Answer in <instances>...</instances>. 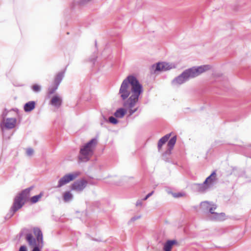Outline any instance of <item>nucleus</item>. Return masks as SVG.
<instances>
[{
	"mask_svg": "<svg viewBox=\"0 0 251 251\" xmlns=\"http://www.w3.org/2000/svg\"><path fill=\"white\" fill-rule=\"evenodd\" d=\"M62 99L58 95L54 96L50 101V104L56 108H59L62 104Z\"/></svg>",
	"mask_w": 251,
	"mask_h": 251,
	"instance_id": "9b49d317",
	"label": "nucleus"
},
{
	"mask_svg": "<svg viewBox=\"0 0 251 251\" xmlns=\"http://www.w3.org/2000/svg\"><path fill=\"white\" fill-rule=\"evenodd\" d=\"M32 89L35 92H39L41 90V87L37 84H35L32 86Z\"/></svg>",
	"mask_w": 251,
	"mask_h": 251,
	"instance_id": "4be33fe9",
	"label": "nucleus"
},
{
	"mask_svg": "<svg viewBox=\"0 0 251 251\" xmlns=\"http://www.w3.org/2000/svg\"><path fill=\"white\" fill-rule=\"evenodd\" d=\"M201 207L204 212H208V219L210 220L221 221L224 219L225 213H218L215 212L214 210L217 208V205L213 202L208 201L201 202Z\"/></svg>",
	"mask_w": 251,
	"mask_h": 251,
	"instance_id": "39448f33",
	"label": "nucleus"
},
{
	"mask_svg": "<svg viewBox=\"0 0 251 251\" xmlns=\"http://www.w3.org/2000/svg\"><path fill=\"white\" fill-rule=\"evenodd\" d=\"M170 136L171 133L167 134L163 137H162L161 138L162 139V140H164L166 142L170 138Z\"/></svg>",
	"mask_w": 251,
	"mask_h": 251,
	"instance_id": "cd10ccee",
	"label": "nucleus"
},
{
	"mask_svg": "<svg viewBox=\"0 0 251 251\" xmlns=\"http://www.w3.org/2000/svg\"><path fill=\"white\" fill-rule=\"evenodd\" d=\"M176 244H177V242L176 240H168L164 244L163 249L165 251H171L173 246Z\"/></svg>",
	"mask_w": 251,
	"mask_h": 251,
	"instance_id": "4468645a",
	"label": "nucleus"
},
{
	"mask_svg": "<svg viewBox=\"0 0 251 251\" xmlns=\"http://www.w3.org/2000/svg\"><path fill=\"white\" fill-rule=\"evenodd\" d=\"M17 123V120L15 118H7L2 120L0 123L1 130L3 132L4 128L11 129L15 127Z\"/></svg>",
	"mask_w": 251,
	"mask_h": 251,
	"instance_id": "6e6552de",
	"label": "nucleus"
},
{
	"mask_svg": "<svg viewBox=\"0 0 251 251\" xmlns=\"http://www.w3.org/2000/svg\"><path fill=\"white\" fill-rule=\"evenodd\" d=\"M79 174L80 173L79 172H75L65 175L59 180L58 184L56 186V188H60L63 185L67 184L71 181L73 180L76 178Z\"/></svg>",
	"mask_w": 251,
	"mask_h": 251,
	"instance_id": "0eeeda50",
	"label": "nucleus"
},
{
	"mask_svg": "<svg viewBox=\"0 0 251 251\" xmlns=\"http://www.w3.org/2000/svg\"><path fill=\"white\" fill-rule=\"evenodd\" d=\"M176 140V136L173 137L168 142V150L167 151V152L168 153H171V150L173 149Z\"/></svg>",
	"mask_w": 251,
	"mask_h": 251,
	"instance_id": "f3484780",
	"label": "nucleus"
},
{
	"mask_svg": "<svg viewBox=\"0 0 251 251\" xmlns=\"http://www.w3.org/2000/svg\"><path fill=\"white\" fill-rule=\"evenodd\" d=\"M210 65H206L199 67H194L183 71L180 75L175 78L172 81L173 85H181L190 79L199 75L201 73L210 69Z\"/></svg>",
	"mask_w": 251,
	"mask_h": 251,
	"instance_id": "f03ea898",
	"label": "nucleus"
},
{
	"mask_svg": "<svg viewBox=\"0 0 251 251\" xmlns=\"http://www.w3.org/2000/svg\"><path fill=\"white\" fill-rule=\"evenodd\" d=\"M58 86L54 85L52 86H50L48 89V94L51 95L54 93V92L57 89Z\"/></svg>",
	"mask_w": 251,
	"mask_h": 251,
	"instance_id": "412c9836",
	"label": "nucleus"
},
{
	"mask_svg": "<svg viewBox=\"0 0 251 251\" xmlns=\"http://www.w3.org/2000/svg\"><path fill=\"white\" fill-rule=\"evenodd\" d=\"M87 181L84 179L75 181L72 185V189L77 192L82 191L87 186Z\"/></svg>",
	"mask_w": 251,
	"mask_h": 251,
	"instance_id": "9d476101",
	"label": "nucleus"
},
{
	"mask_svg": "<svg viewBox=\"0 0 251 251\" xmlns=\"http://www.w3.org/2000/svg\"><path fill=\"white\" fill-rule=\"evenodd\" d=\"M193 189L199 192H204L209 188L207 183H195L193 185Z\"/></svg>",
	"mask_w": 251,
	"mask_h": 251,
	"instance_id": "f8f14e48",
	"label": "nucleus"
},
{
	"mask_svg": "<svg viewBox=\"0 0 251 251\" xmlns=\"http://www.w3.org/2000/svg\"><path fill=\"white\" fill-rule=\"evenodd\" d=\"M216 173L213 172L204 181V183H207L208 181L212 182L215 179Z\"/></svg>",
	"mask_w": 251,
	"mask_h": 251,
	"instance_id": "aec40b11",
	"label": "nucleus"
},
{
	"mask_svg": "<svg viewBox=\"0 0 251 251\" xmlns=\"http://www.w3.org/2000/svg\"><path fill=\"white\" fill-rule=\"evenodd\" d=\"M142 205V200H138L137 201H136V205L137 206H141Z\"/></svg>",
	"mask_w": 251,
	"mask_h": 251,
	"instance_id": "7c9ffc66",
	"label": "nucleus"
},
{
	"mask_svg": "<svg viewBox=\"0 0 251 251\" xmlns=\"http://www.w3.org/2000/svg\"><path fill=\"white\" fill-rule=\"evenodd\" d=\"M97 143V140L94 138L81 147L78 156L79 162H86L90 160L94 153Z\"/></svg>",
	"mask_w": 251,
	"mask_h": 251,
	"instance_id": "20e7f679",
	"label": "nucleus"
},
{
	"mask_svg": "<svg viewBox=\"0 0 251 251\" xmlns=\"http://www.w3.org/2000/svg\"><path fill=\"white\" fill-rule=\"evenodd\" d=\"M143 92V88L137 78L132 75L127 76L122 82L118 94L124 100L123 105L129 110V115L136 112L138 107H135L140 96Z\"/></svg>",
	"mask_w": 251,
	"mask_h": 251,
	"instance_id": "f257e3e1",
	"label": "nucleus"
},
{
	"mask_svg": "<svg viewBox=\"0 0 251 251\" xmlns=\"http://www.w3.org/2000/svg\"><path fill=\"white\" fill-rule=\"evenodd\" d=\"M109 121L110 123L113 124H116L118 123V120L113 116H111L109 118Z\"/></svg>",
	"mask_w": 251,
	"mask_h": 251,
	"instance_id": "b1692460",
	"label": "nucleus"
},
{
	"mask_svg": "<svg viewBox=\"0 0 251 251\" xmlns=\"http://www.w3.org/2000/svg\"><path fill=\"white\" fill-rule=\"evenodd\" d=\"M180 196H181V194H178L175 196V197H179Z\"/></svg>",
	"mask_w": 251,
	"mask_h": 251,
	"instance_id": "473e14b6",
	"label": "nucleus"
},
{
	"mask_svg": "<svg viewBox=\"0 0 251 251\" xmlns=\"http://www.w3.org/2000/svg\"><path fill=\"white\" fill-rule=\"evenodd\" d=\"M154 193V191H152L151 193H149L143 199V200L146 201L147 200L149 197H150Z\"/></svg>",
	"mask_w": 251,
	"mask_h": 251,
	"instance_id": "c85d7f7f",
	"label": "nucleus"
},
{
	"mask_svg": "<svg viewBox=\"0 0 251 251\" xmlns=\"http://www.w3.org/2000/svg\"><path fill=\"white\" fill-rule=\"evenodd\" d=\"M31 189L32 187L27 188L22 191L15 197L13 205L10 209L11 212H12V215L22 208L25 202L28 200L30 196V192Z\"/></svg>",
	"mask_w": 251,
	"mask_h": 251,
	"instance_id": "423d86ee",
	"label": "nucleus"
},
{
	"mask_svg": "<svg viewBox=\"0 0 251 251\" xmlns=\"http://www.w3.org/2000/svg\"><path fill=\"white\" fill-rule=\"evenodd\" d=\"M33 150L31 148H28L26 150V154L28 155V156H31L33 153Z\"/></svg>",
	"mask_w": 251,
	"mask_h": 251,
	"instance_id": "bb28decb",
	"label": "nucleus"
},
{
	"mask_svg": "<svg viewBox=\"0 0 251 251\" xmlns=\"http://www.w3.org/2000/svg\"><path fill=\"white\" fill-rule=\"evenodd\" d=\"M128 111L129 113V110L124 107V108H120L117 109L114 113V116L118 118H122L125 115L126 113ZM130 116V115H129Z\"/></svg>",
	"mask_w": 251,
	"mask_h": 251,
	"instance_id": "ddd939ff",
	"label": "nucleus"
},
{
	"mask_svg": "<svg viewBox=\"0 0 251 251\" xmlns=\"http://www.w3.org/2000/svg\"><path fill=\"white\" fill-rule=\"evenodd\" d=\"M73 197V195L69 191L65 192L63 195V200L66 202H68L71 201Z\"/></svg>",
	"mask_w": 251,
	"mask_h": 251,
	"instance_id": "a211bd4d",
	"label": "nucleus"
},
{
	"mask_svg": "<svg viewBox=\"0 0 251 251\" xmlns=\"http://www.w3.org/2000/svg\"><path fill=\"white\" fill-rule=\"evenodd\" d=\"M65 74V70L64 71L58 73L55 76L54 78V84L57 86H59V84L61 82L63 78L64 77Z\"/></svg>",
	"mask_w": 251,
	"mask_h": 251,
	"instance_id": "2eb2a0df",
	"label": "nucleus"
},
{
	"mask_svg": "<svg viewBox=\"0 0 251 251\" xmlns=\"http://www.w3.org/2000/svg\"><path fill=\"white\" fill-rule=\"evenodd\" d=\"M141 218V216H134L131 218V219L128 221V224H130L131 223L134 222L136 220H138Z\"/></svg>",
	"mask_w": 251,
	"mask_h": 251,
	"instance_id": "a878e982",
	"label": "nucleus"
},
{
	"mask_svg": "<svg viewBox=\"0 0 251 251\" xmlns=\"http://www.w3.org/2000/svg\"><path fill=\"white\" fill-rule=\"evenodd\" d=\"M152 68H155V71H166L175 68V65L173 63L166 62L158 63L155 65H153Z\"/></svg>",
	"mask_w": 251,
	"mask_h": 251,
	"instance_id": "1a4fd4ad",
	"label": "nucleus"
},
{
	"mask_svg": "<svg viewBox=\"0 0 251 251\" xmlns=\"http://www.w3.org/2000/svg\"><path fill=\"white\" fill-rule=\"evenodd\" d=\"M105 121H107V119L106 118H105L104 117H102V120H101V121L100 122V125L101 126H102L103 125V122H105Z\"/></svg>",
	"mask_w": 251,
	"mask_h": 251,
	"instance_id": "2f4dec72",
	"label": "nucleus"
},
{
	"mask_svg": "<svg viewBox=\"0 0 251 251\" xmlns=\"http://www.w3.org/2000/svg\"><path fill=\"white\" fill-rule=\"evenodd\" d=\"M19 251H27V248L25 246H22L19 249Z\"/></svg>",
	"mask_w": 251,
	"mask_h": 251,
	"instance_id": "c756f323",
	"label": "nucleus"
},
{
	"mask_svg": "<svg viewBox=\"0 0 251 251\" xmlns=\"http://www.w3.org/2000/svg\"><path fill=\"white\" fill-rule=\"evenodd\" d=\"M166 143V142L164 141V140H162V139L161 138L158 142V146H157V147H158V149L159 150H160L162 147V146H163V145L164 144H165Z\"/></svg>",
	"mask_w": 251,
	"mask_h": 251,
	"instance_id": "5701e85b",
	"label": "nucleus"
},
{
	"mask_svg": "<svg viewBox=\"0 0 251 251\" xmlns=\"http://www.w3.org/2000/svg\"><path fill=\"white\" fill-rule=\"evenodd\" d=\"M8 112H9V111L7 109H5L4 110V111H3L2 114L1 115L2 120L6 119V117L7 116Z\"/></svg>",
	"mask_w": 251,
	"mask_h": 251,
	"instance_id": "393cba45",
	"label": "nucleus"
},
{
	"mask_svg": "<svg viewBox=\"0 0 251 251\" xmlns=\"http://www.w3.org/2000/svg\"><path fill=\"white\" fill-rule=\"evenodd\" d=\"M35 102L34 101H30L26 103L24 105V110L25 112H30L34 109Z\"/></svg>",
	"mask_w": 251,
	"mask_h": 251,
	"instance_id": "dca6fc26",
	"label": "nucleus"
},
{
	"mask_svg": "<svg viewBox=\"0 0 251 251\" xmlns=\"http://www.w3.org/2000/svg\"><path fill=\"white\" fill-rule=\"evenodd\" d=\"M42 196H43V194H42V193H41L39 195L32 197L30 198L31 202L32 203H35L37 202L41 198Z\"/></svg>",
	"mask_w": 251,
	"mask_h": 251,
	"instance_id": "6ab92c4d",
	"label": "nucleus"
},
{
	"mask_svg": "<svg viewBox=\"0 0 251 251\" xmlns=\"http://www.w3.org/2000/svg\"><path fill=\"white\" fill-rule=\"evenodd\" d=\"M36 238L31 233H27L25 236V239L28 245L33 248L32 251H41L43 247V234L41 230L38 227H34L33 229Z\"/></svg>",
	"mask_w": 251,
	"mask_h": 251,
	"instance_id": "7ed1b4c3",
	"label": "nucleus"
}]
</instances>
